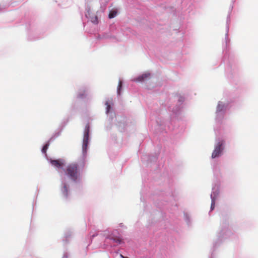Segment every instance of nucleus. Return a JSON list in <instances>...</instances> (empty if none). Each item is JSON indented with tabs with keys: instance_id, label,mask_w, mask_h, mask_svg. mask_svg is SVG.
<instances>
[{
	"instance_id": "obj_1",
	"label": "nucleus",
	"mask_w": 258,
	"mask_h": 258,
	"mask_svg": "<svg viewBox=\"0 0 258 258\" xmlns=\"http://www.w3.org/2000/svg\"><path fill=\"white\" fill-rule=\"evenodd\" d=\"M84 163L79 164L73 162L67 165L63 169V171L71 180L76 182L80 179L81 170L84 168Z\"/></svg>"
},
{
	"instance_id": "obj_2",
	"label": "nucleus",
	"mask_w": 258,
	"mask_h": 258,
	"mask_svg": "<svg viewBox=\"0 0 258 258\" xmlns=\"http://www.w3.org/2000/svg\"><path fill=\"white\" fill-rule=\"evenodd\" d=\"M223 144L224 142L223 141L218 143L212 154V158H215L220 155L222 151L223 150L222 146L223 145Z\"/></svg>"
},
{
	"instance_id": "obj_3",
	"label": "nucleus",
	"mask_w": 258,
	"mask_h": 258,
	"mask_svg": "<svg viewBox=\"0 0 258 258\" xmlns=\"http://www.w3.org/2000/svg\"><path fill=\"white\" fill-rule=\"evenodd\" d=\"M89 126L88 125L86 126L84 135L83 143V149L86 150L88 146V140H89Z\"/></svg>"
},
{
	"instance_id": "obj_4",
	"label": "nucleus",
	"mask_w": 258,
	"mask_h": 258,
	"mask_svg": "<svg viewBox=\"0 0 258 258\" xmlns=\"http://www.w3.org/2000/svg\"><path fill=\"white\" fill-rule=\"evenodd\" d=\"M51 164L57 167V168H62L65 164V161L63 159H59L57 160H51Z\"/></svg>"
},
{
	"instance_id": "obj_5",
	"label": "nucleus",
	"mask_w": 258,
	"mask_h": 258,
	"mask_svg": "<svg viewBox=\"0 0 258 258\" xmlns=\"http://www.w3.org/2000/svg\"><path fill=\"white\" fill-rule=\"evenodd\" d=\"M150 74L149 73H146L143 74L141 76H139L138 78L136 79L137 81H144L148 80L150 78Z\"/></svg>"
},
{
	"instance_id": "obj_6",
	"label": "nucleus",
	"mask_w": 258,
	"mask_h": 258,
	"mask_svg": "<svg viewBox=\"0 0 258 258\" xmlns=\"http://www.w3.org/2000/svg\"><path fill=\"white\" fill-rule=\"evenodd\" d=\"M61 192L62 195L66 198H67L69 195V189L66 183H64L61 189Z\"/></svg>"
},
{
	"instance_id": "obj_7",
	"label": "nucleus",
	"mask_w": 258,
	"mask_h": 258,
	"mask_svg": "<svg viewBox=\"0 0 258 258\" xmlns=\"http://www.w3.org/2000/svg\"><path fill=\"white\" fill-rule=\"evenodd\" d=\"M117 13V10H111L110 12L109 15H108L109 18L111 19V18L115 17L116 16Z\"/></svg>"
},
{
	"instance_id": "obj_8",
	"label": "nucleus",
	"mask_w": 258,
	"mask_h": 258,
	"mask_svg": "<svg viewBox=\"0 0 258 258\" xmlns=\"http://www.w3.org/2000/svg\"><path fill=\"white\" fill-rule=\"evenodd\" d=\"M111 239H112L113 241H114L115 242H116L118 244L121 243L122 241V239L120 238L117 237L111 238Z\"/></svg>"
},
{
	"instance_id": "obj_9",
	"label": "nucleus",
	"mask_w": 258,
	"mask_h": 258,
	"mask_svg": "<svg viewBox=\"0 0 258 258\" xmlns=\"http://www.w3.org/2000/svg\"><path fill=\"white\" fill-rule=\"evenodd\" d=\"M91 21L95 24H98V18L96 16H93L91 18Z\"/></svg>"
},
{
	"instance_id": "obj_10",
	"label": "nucleus",
	"mask_w": 258,
	"mask_h": 258,
	"mask_svg": "<svg viewBox=\"0 0 258 258\" xmlns=\"http://www.w3.org/2000/svg\"><path fill=\"white\" fill-rule=\"evenodd\" d=\"M122 87V82L121 81H119L117 87V93L118 95L120 93V90Z\"/></svg>"
},
{
	"instance_id": "obj_11",
	"label": "nucleus",
	"mask_w": 258,
	"mask_h": 258,
	"mask_svg": "<svg viewBox=\"0 0 258 258\" xmlns=\"http://www.w3.org/2000/svg\"><path fill=\"white\" fill-rule=\"evenodd\" d=\"M48 146H49V144H45L43 147L42 148V152L43 153H46V151H47V150L48 149Z\"/></svg>"
},
{
	"instance_id": "obj_12",
	"label": "nucleus",
	"mask_w": 258,
	"mask_h": 258,
	"mask_svg": "<svg viewBox=\"0 0 258 258\" xmlns=\"http://www.w3.org/2000/svg\"><path fill=\"white\" fill-rule=\"evenodd\" d=\"M105 105L106 106V112L108 113L110 109L111 108L109 102H108V101L106 102Z\"/></svg>"
},
{
	"instance_id": "obj_13",
	"label": "nucleus",
	"mask_w": 258,
	"mask_h": 258,
	"mask_svg": "<svg viewBox=\"0 0 258 258\" xmlns=\"http://www.w3.org/2000/svg\"><path fill=\"white\" fill-rule=\"evenodd\" d=\"M215 207V201L214 200H212V203H211V209L212 210H213L214 209Z\"/></svg>"
},
{
	"instance_id": "obj_14",
	"label": "nucleus",
	"mask_w": 258,
	"mask_h": 258,
	"mask_svg": "<svg viewBox=\"0 0 258 258\" xmlns=\"http://www.w3.org/2000/svg\"><path fill=\"white\" fill-rule=\"evenodd\" d=\"M79 97H82V95H80H80H79Z\"/></svg>"
}]
</instances>
